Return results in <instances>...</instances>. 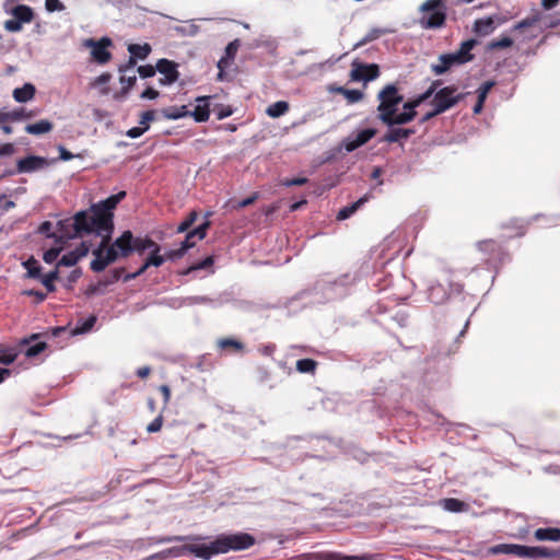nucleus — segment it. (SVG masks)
Here are the masks:
<instances>
[{"label": "nucleus", "mask_w": 560, "mask_h": 560, "mask_svg": "<svg viewBox=\"0 0 560 560\" xmlns=\"http://www.w3.org/2000/svg\"><path fill=\"white\" fill-rule=\"evenodd\" d=\"M126 195L125 190H120L92 203L88 209L75 212L71 224L74 236L79 238L84 235H95L100 236L102 241L109 240L115 230L114 210L125 199Z\"/></svg>", "instance_id": "1"}, {"label": "nucleus", "mask_w": 560, "mask_h": 560, "mask_svg": "<svg viewBox=\"0 0 560 560\" xmlns=\"http://www.w3.org/2000/svg\"><path fill=\"white\" fill-rule=\"evenodd\" d=\"M254 544L255 538L247 533L222 534L209 544L192 546L190 550L198 558L210 560L215 555L245 550Z\"/></svg>", "instance_id": "2"}, {"label": "nucleus", "mask_w": 560, "mask_h": 560, "mask_svg": "<svg viewBox=\"0 0 560 560\" xmlns=\"http://www.w3.org/2000/svg\"><path fill=\"white\" fill-rule=\"evenodd\" d=\"M478 45L479 40L475 37L463 40L457 50L441 54L438 59L439 62L431 65V71L435 75H443L453 67H459L472 61L475 59L472 50Z\"/></svg>", "instance_id": "3"}, {"label": "nucleus", "mask_w": 560, "mask_h": 560, "mask_svg": "<svg viewBox=\"0 0 560 560\" xmlns=\"http://www.w3.org/2000/svg\"><path fill=\"white\" fill-rule=\"evenodd\" d=\"M376 98L378 101L376 118L382 124L389 122L390 118L397 117L402 110L405 98L397 83L386 84L378 91Z\"/></svg>", "instance_id": "4"}, {"label": "nucleus", "mask_w": 560, "mask_h": 560, "mask_svg": "<svg viewBox=\"0 0 560 560\" xmlns=\"http://www.w3.org/2000/svg\"><path fill=\"white\" fill-rule=\"evenodd\" d=\"M355 281V276L345 273L335 280H318L312 291H303L299 298L320 293L326 301L343 298L347 294V287Z\"/></svg>", "instance_id": "5"}, {"label": "nucleus", "mask_w": 560, "mask_h": 560, "mask_svg": "<svg viewBox=\"0 0 560 560\" xmlns=\"http://www.w3.org/2000/svg\"><path fill=\"white\" fill-rule=\"evenodd\" d=\"M423 13L419 24L424 30H438L445 25L447 19V7L445 0H427L420 7Z\"/></svg>", "instance_id": "6"}, {"label": "nucleus", "mask_w": 560, "mask_h": 560, "mask_svg": "<svg viewBox=\"0 0 560 560\" xmlns=\"http://www.w3.org/2000/svg\"><path fill=\"white\" fill-rule=\"evenodd\" d=\"M2 9L7 15L12 16V19L7 20L3 23L4 30L10 33L21 32L24 24H28L35 19V10L27 4L16 3L14 5H10L8 3H3Z\"/></svg>", "instance_id": "7"}, {"label": "nucleus", "mask_w": 560, "mask_h": 560, "mask_svg": "<svg viewBox=\"0 0 560 560\" xmlns=\"http://www.w3.org/2000/svg\"><path fill=\"white\" fill-rule=\"evenodd\" d=\"M445 281L447 287L434 279L427 280V295L431 303L441 305L451 296L463 294L464 284L455 282L451 278H446Z\"/></svg>", "instance_id": "8"}, {"label": "nucleus", "mask_w": 560, "mask_h": 560, "mask_svg": "<svg viewBox=\"0 0 560 560\" xmlns=\"http://www.w3.org/2000/svg\"><path fill=\"white\" fill-rule=\"evenodd\" d=\"M458 88L455 84L445 85L432 97L431 106L436 107L441 114L452 109L459 102H462L469 92L458 93Z\"/></svg>", "instance_id": "9"}, {"label": "nucleus", "mask_w": 560, "mask_h": 560, "mask_svg": "<svg viewBox=\"0 0 560 560\" xmlns=\"http://www.w3.org/2000/svg\"><path fill=\"white\" fill-rule=\"evenodd\" d=\"M82 45L90 49L91 58L97 65L104 66L110 61L113 56L108 49L113 46L110 37L102 36L100 39L86 38Z\"/></svg>", "instance_id": "10"}, {"label": "nucleus", "mask_w": 560, "mask_h": 560, "mask_svg": "<svg viewBox=\"0 0 560 560\" xmlns=\"http://www.w3.org/2000/svg\"><path fill=\"white\" fill-rule=\"evenodd\" d=\"M380 66L377 63H365L358 58L351 62L350 79L354 82L369 83L380 77Z\"/></svg>", "instance_id": "11"}, {"label": "nucleus", "mask_w": 560, "mask_h": 560, "mask_svg": "<svg viewBox=\"0 0 560 560\" xmlns=\"http://www.w3.org/2000/svg\"><path fill=\"white\" fill-rule=\"evenodd\" d=\"M56 162L57 159L30 153L16 161V172L19 174H30L42 171Z\"/></svg>", "instance_id": "12"}, {"label": "nucleus", "mask_w": 560, "mask_h": 560, "mask_svg": "<svg viewBox=\"0 0 560 560\" xmlns=\"http://www.w3.org/2000/svg\"><path fill=\"white\" fill-rule=\"evenodd\" d=\"M156 71L163 75L159 80L162 86L172 85L179 78L178 63L167 58H161L156 61Z\"/></svg>", "instance_id": "13"}, {"label": "nucleus", "mask_w": 560, "mask_h": 560, "mask_svg": "<svg viewBox=\"0 0 560 560\" xmlns=\"http://www.w3.org/2000/svg\"><path fill=\"white\" fill-rule=\"evenodd\" d=\"M491 553L499 555H513L518 558L536 559V547H528L516 544H500L491 547Z\"/></svg>", "instance_id": "14"}, {"label": "nucleus", "mask_w": 560, "mask_h": 560, "mask_svg": "<svg viewBox=\"0 0 560 560\" xmlns=\"http://www.w3.org/2000/svg\"><path fill=\"white\" fill-rule=\"evenodd\" d=\"M402 114H399L395 118H390L389 122L383 124L386 126L387 130L383 135V137L378 140V142H386V143H397V142H404L402 133H401V126H405L412 120L410 119H402Z\"/></svg>", "instance_id": "15"}, {"label": "nucleus", "mask_w": 560, "mask_h": 560, "mask_svg": "<svg viewBox=\"0 0 560 560\" xmlns=\"http://www.w3.org/2000/svg\"><path fill=\"white\" fill-rule=\"evenodd\" d=\"M212 95H200L195 98V108L189 110V117L196 122H206L210 118L211 114V101Z\"/></svg>", "instance_id": "16"}, {"label": "nucleus", "mask_w": 560, "mask_h": 560, "mask_svg": "<svg viewBox=\"0 0 560 560\" xmlns=\"http://www.w3.org/2000/svg\"><path fill=\"white\" fill-rule=\"evenodd\" d=\"M40 334H31L21 340V351L26 358H36L47 348V342L39 339Z\"/></svg>", "instance_id": "17"}, {"label": "nucleus", "mask_w": 560, "mask_h": 560, "mask_svg": "<svg viewBox=\"0 0 560 560\" xmlns=\"http://www.w3.org/2000/svg\"><path fill=\"white\" fill-rule=\"evenodd\" d=\"M502 24V19L499 15H488L481 19H477L474 22L472 31L478 36H488L494 32V30Z\"/></svg>", "instance_id": "18"}, {"label": "nucleus", "mask_w": 560, "mask_h": 560, "mask_svg": "<svg viewBox=\"0 0 560 560\" xmlns=\"http://www.w3.org/2000/svg\"><path fill=\"white\" fill-rule=\"evenodd\" d=\"M430 98L432 97L424 90L422 93L405 101V103H402V110L400 112V114L404 115L401 118L413 120L418 115L417 108Z\"/></svg>", "instance_id": "19"}, {"label": "nucleus", "mask_w": 560, "mask_h": 560, "mask_svg": "<svg viewBox=\"0 0 560 560\" xmlns=\"http://www.w3.org/2000/svg\"><path fill=\"white\" fill-rule=\"evenodd\" d=\"M135 234L130 230L124 231L118 237L115 238V247H118L119 254L122 258L129 257L135 254Z\"/></svg>", "instance_id": "20"}, {"label": "nucleus", "mask_w": 560, "mask_h": 560, "mask_svg": "<svg viewBox=\"0 0 560 560\" xmlns=\"http://www.w3.org/2000/svg\"><path fill=\"white\" fill-rule=\"evenodd\" d=\"M495 85L494 80H488L485 81L479 85L477 89V102L472 107L474 114H480L485 107L486 100L488 97V94L490 93L491 89Z\"/></svg>", "instance_id": "21"}, {"label": "nucleus", "mask_w": 560, "mask_h": 560, "mask_svg": "<svg viewBox=\"0 0 560 560\" xmlns=\"http://www.w3.org/2000/svg\"><path fill=\"white\" fill-rule=\"evenodd\" d=\"M36 88L31 82H25L22 86L15 88L12 92V96L16 103H27L34 98Z\"/></svg>", "instance_id": "22"}, {"label": "nucleus", "mask_w": 560, "mask_h": 560, "mask_svg": "<svg viewBox=\"0 0 560 560\" xmlns=\"http://www.w3.org/2000/svg\"><path fill=\"white\" fill-rule=\"evenodd\" d=\"M97 322V316L95 314H90L86 317L79 318L75 323V326L71 329L70 336H79L85 335L90 332Z\"/></svg>", "instance_id": "23"}, {"label": "nucleus", "mask_w": 560, "mask_h": 560, "mask_svg": "<svg viewBox=\"0 0 560 560\" xmlns=\"http://www.w3.org/2000/svg\"><path fill=\"white\" fill-rule=\"evenodd\" d=\"M368 200H369V196L364 195V196L360 197L358 200L351 202L350 205L342 207L337 212L336 219L338 221H345V220L351 218Z\"/></svg>", "instance_id": "24"}, {"label": "nucleus", "mask_w": 560, "mask_h": 560, "mask_svg": "<svg viewBox=\"0 0 560 560\" xmlns=\"http://www.w3.org/2000/svg\"><path fill=\"white\" fill-rule=\"evenodd\" d=\"M54 124L48 119H40L32 124H27L24 128L25 132L33 136H43L52 130Z\"/></svg>", "instance_id": "25"}, {"label": "nucleus", "mask_w": 560, "mask_h": 560, "mask_svg": "<svg viewBox=\"0 0 560 560\" xmlns=\"http://www.w3.org/2000/svg\"><path fill=\"white\" fill-rule=\"evenodd\" d=\"M162 246L160 244H155L154 247L149 252L145 260L143 261V265L147 269L150 267L159 268L161 267L165 261V254H161Z\"/></svg>", "instance_id": "26"}, {"label": "nucleus", "mask_w": 560, "mask_h": 560, "mask_svg": "<svg viewBox=\"0 0 560 560\" xmlns=\"http://www.w3.org/2000/svg\"><path fill=\"white\" fill-rule=\"evenodd\" d=\"M105 242L106 241H102L98 247L92 252L94 258L90 262V268L97 273L103 272L109 266L103 256V246Z\"/></svg>", "instance_id": "27"}, {"label": "nucleus", "mask_w": 560, "mask_h": 560, "mask_svg": "<svg viewBox=\"0 0 560 560\" xmlns=\"http://www.w3.org/2000/svg\"><path fill=\"white\" fill-rule=\"evenodd\" d=\"M23 268L26 270V277L30 279L39 280L43 275V267L40 266L39 261L34 257L31 256L26 260L22 262Z\"/></svg>", "instance_id": "28"}, {"label": "nucleus", "mask_w": 560, "mask_h": 560, "mask_svg": "<svg viewBox=\"0 0 560 560\" xmlns=\"http://www.w3.org/2000/svg\"><path fill=\"white\" fill-rule=\"evenodd\" d=\"M127 50L133 58H136L139 61L144 60L149 57V55L152 51V47L149 43H131L128 45Z\"/></svg>", "instance_id": "29"}, {"label": "nucleus", "mask_w": 560, "mask_h": 560, "mask_svg": "<svg viewBox=\"0 0 560 560\" xmlns=\"http://www.w3.org/2000/svg\"><path fill=\"white\" fill-rule=\"evenodd\" d=\"M161 114L168 120H178L185 117H189V109L187 105L182 106H170L163 108Z\"/></svg>", "instance_id": "30"}, {"label": "nucleus", "mask_w": 560, "mask_h": 560, "mask_svg": "<svg viewBox=\"0 0 560 560\" xmlns=\"http://www.w3.org/2000/svg\"><path fill=\"white\" fill-rule=\"evenodd\" d=\"M534 537L539 541H560V528H538L535 530Z\"/></svg>", "instance_id": "31"}, {"label": "nucleus", "mask_w": 560, "mask_h": 560, "mask_svg": "<svg viewBox=\"0 0 560 560\" xmlns=\"http://www.w3.org/2000/svg\"><path fill=\"white\" fill-rule=\"evenodd\" d=\"M60 278V271L59 268L55 267V269L50 270L47 273H43L42 278H39V282L45 287L47 292H55L57 290V287L55 282L59 280Z\"/></svg>", "instance_id": "32"}, {"label": "nucleus", "mask_w": 560, "mask_h": 560, "mask_svg": "<svg viewBox=\"0 0 560 560\" xmlns=\"http://www.w3.org/2000/svg\"><path fill=\"white\" fill-rule=\"evenodd\" d=\"M330 560H383L380 553H363L358 556H348L340 552H329Z\"/></svg>", "instance_id": "33"}, {"label": "nucleus", "mask_w": 560, "mask_h": 560, "mask_svg": "<svg viewBox=\"0 0 560 560\" xmlns=\"http://www.w3.org/2000/svg\"><path fill=\"white\" fill-rule=\"evenodd\" d=\"M156 242H154L150 236H136L135 235V253L138 255H143L147 250L150 252Z\"/></svg>", "instance_id": "34"}, {"label": "nucleus", "mask_w": 560, "mask_h": 560, "mask_svg": "<svg viewBox=\"0 0 560 560\" xmlns=\"http://www.w3.org/2000/svg\"><path fill=\"white\" fill-rule=\"evenodd\" d=\"M289 108L290 106L287 101H277L267 107L266 114L271 118H279L287 114Z\"/></svg>", "instance_id": "35"}, {"label": "nucleus", "mask_w": 560, "mask_h": 560, "mask_svg": "<svg viewBox=\"0 0 560 560\" xmlns=\"http://www.w3.org/2000/svg\"><path fill=\"white\" fill-rule=\"evenodd\" d=\"M9 121H24L32 119L35 116L33 110H27L24 107L7 110Z\"/></svg>", "instance_id": "36"}, {"label": "nucleus", "mask_w": 560, "mask_h": 560, "mask_svg": "<svg viewBox=\"0 0 560 560\" xmlns=\"http://www.w3.org/2000/svg\"><path fill=\"white\" fill-rule=\"evenodd\" d=\"M345 454L349 455L351 458L357 462L363 464L368 460L369 454L354 444H348L343 447Z\"/></svg>", "instance_id": "37"}, {"label": "nucleus", "mask_w": 560, "mask_h": 560, "mask_svg": "<svg viewBox=\"0 0 560 560\" xmlns=\"http://www.w3.org/2000/svg\"><path fill=\"white\" fill-rule=\"evenodd\" d=\"M217 345L220 349H231L236 352L242 351L244 349V343L241 340L233 337L221 338L217 341Z\"/></svg>", "instance_id": "38"}, {"label": "nucleus", "mask_w": 560, "mask_h": 560, "mask_svg": "<svg viewBox=\"0 0 560 560\" xmlns=\"http://www.w3.org/2000/svg\"><path fill=\"white\" fill-rule=\"evenodd\" d=\"M442 508L448 512H463L468 509V505L458 499H444L440 501Z\"/></svg>", "instance_id": "39"}, {"label": "nucleus", "mask_w": 560, "mask_h": 560, "mask_svg": "<svg viewBox=\"0 0 560 560\" xmlns=\"http://www.w3.org/2000/svg\"><path fill=\"white\" fill-rule=\"evenodd\" d=\"M542 19V14L539 11L533 12L532 15L521 20L513 26V31H521L530 26H534L536 23L540 22Z\"/></svg>", "instance_id": "40"}, {"label": "nucleus", "mask_w": 560, "mask_h": 560, "mask_svg": "<svg viewBox=\"0 0 560 560\" xmlns=\"http://www.w3.org/2000/svg\"><path fill=\"white\" fill-rule=\"evenodd\" d=\"M198 219V212L192 210L190 211L187 217L177 225L176 228V233L178 234H182V233H187L188 231H190L191 226L194 225V223L197 221Z\"/></svg>", "instance_id": "41"}, {"label": "nucleus", "mask_w": 560, "mask_h": 560, "mask_svg": "<svg viewBox=\"0 0 560 560\" xmlns=\"http://www.w3.org/2000/svg\"><path fill=\"white\" fill-rule=\"evenodd\" d=\"M514 44L513 38L510 36H501L500 38L492 39L488 43V50L505 49L512 47Z\"/></svg>", "instance_id": "42"}, {"label": "nucleus", "mask_w": 560, "mask_h": 560, "mask_svg": "<svg viewBox=\"0 0 560 560\" xmlns=\"http://www.w3.org/2000/svg\"><path fill=\"white\" fill-rule=\"evenodd\" d=\"M317 368V362L311 358H304L296 361V371L303 374L314 373Z\"/></svg>", "instance_id": "43"}, {"label": "nucleus", "mask_w": 560, "mask_h": 560, "mask_svg": "<svg viewBox=\"0 0 560 560\" xmlns=\"http://www.w3.org/2000/svg\"><path fill=\"white\" fill-rule=\"evenodd\" d=\"M357 137V140L361 143V145L363 147L364 144H366L371 139H373L376 133H377V129L375 128H364V129H360L358 131H354L353 132Z\"/></svg>", "instance_id": "44"}, {"label": "nucleus", "mask_w": 560, "mask_h": 560, "mask_svg": "<svg viewBox=\"0 0 560 560\" xmlns=\"http://www.w3.org/2000/svg\"><path fill=\"white\" fill-rule=\"evenodd\" d=\"M19 355V351L14 348L0 349V364L10 365Z\"/></svg>", "instance_id": "45"}, {"label": "nucleus", "mask_w": 560, "mask_h": 560, "mask_svg": "<svg viewBox=\"0 0 560 560\" xmlns=\"http://www.w3.org/2000/svg\"><path fill=\"white\" fill-rule=\"evenodd\" d=\"M361 147V143L357 140V137L353 132L346 137L340 144V148L348 153H351Z\"/></svg>", "instance_id": "46"}, {"label": "nucleus", "mask_w": 560, "mask_h": 560, "mask_svg": "<svg viewBox=\"0 0 560 560\" xmlns=\"http://www.w3.org/2000/svg\"><path fill=\"white\" fill-rule=\"evenodd\" d=\"M61 252L62 246H51L50 248L46 249L43 253V260L48 265H51L54 262L57 264V261L59 260L58 257L61 254Z\"/></svg>", "instance_id": "47"}, {"label": "nucleus", "mask_w": 560, "mask_h": 560, "mask_svg": "<svg viewBox=\"0 0 560 560\" xmlns=\"http://www.w3.org/2000/svg\"><path fill=\"white\" fill-rule=\"evenodd\" d=\"M103 256L109 265L116 262L121 257L118 247H115V241L107 248H105V245L103 246Z\"/></svg>", "instance_id": "48"}, {"label": "nucleus", "mask_w": 560, "mask_h": 560, "mask_svg": "<svg viewBox=\"0 0 560 560\" xmlns=\"http://www.w3.org/2000/svg\"><path fill=\"white\" fill-rule=\"evenodd\" d=\"M79 261L80 259L78 256L72 250H70L60 257L56 264V267H74Z\"/></svg>", "instance_id": "49"}, {"label": "nucleus", "mask_w": 560, "mask_h": 560, "mask_svg": "<svg viewBox=\"0 0 560 560\" xmlns=\"http://www.w3.org/2000/svg\"><path fill=\"white\" fill-rule=\"evenodd\" d=\"M218 120L225 119L233 115L234 108L231 105L217 104L213 107Z\"/></svg>", "instance_id": "50"}, {"label": "nucleus", "mask_w": 560, "mask_h": 560, "mask_svg": "<svg viewBox=\"0 0 560 560\" xmlns=\"http://www.w3.org/2000/svg\"><path fill=\"white\" fill-rule=\"evenodd\" d=\"M211 225L209 220H205L199 225L195 226L190 231H188L194 237H198L200 241L207 236L208 230Z\"/></svg>", "instance_id": "51"}, {"label": "nucleus", "mask_w": 560, "mask_h": 560, "mask_svg": "<svg viewBox=\"0 0 560 560\" xmlns=\"http://www.w3.org/2000/svg\"><path fill=\"white\" fill-rule=\"evenodd\" d=\"M155 120V110L148 109L141 113L139 125L145 128V132L150 129V124Z\"/></svg>", "instance_id": "52"}, {"label": "nucleus", "mask_w": 560, "mask_h": 560, "mask_svg": "<svg viewBox=\"0 0 560 560\" xmlns=\"http://www.w3.org/2000/svg\"><path fill=\"white\" fill-rule=\"evenodd\" d=\"M238 47H240V39L236 38V39L230 42L224 48L223 57L228 60L234 61L235 56L238 50Z\"/></svg>", "instance_id": "53"}, {"label": "nucleus", "mask_w": 560, "mask_h": 560, "mask_svg": "<svg viewBox=\"0 0 560 560\" xmlns=\"http://www.w3.org/2000/svg\"><path fill=\"white\" fill-rule=\"evenodd\" d=\"M81 276H82L81 268L73 269L72 271H70L67 279L65 280L63 287L69 291L73 290L74 283L81 278Z\"/></svg>", "instance_id": "54"}, {"label": "nucleus", "mask_w": 560, "mask_h": 560, "mask_svg": "<svg viewBox=\"0 0 560 560\" xmlns=\"http://www.w3.org/2000/svg\"><path fill=\"white\" fill-rule=\"evenodd\" d=\"M124 268H115L110 270L109 275L102 279V282L105 287L112 285L117 282L122 277Z\"/></svg>", "instance_id": "55"}, {"label": "nucleus", "mask_w": 560, "mask_h": 560, "mask_svg": "<svg viewBox=\"0 0 560 560\" xmlns=\"http://www.w3.org/2000/svg\"><path fill=\"white\" fill-rule=\"evenodd\" d=\"M137 72L139 73L141 79H149L155 75L156 71V65L152 66L150 63L148 65H141L137 68Z\"/></svg>", "instance_id": "56"}, {"label": "nucleus", "mask_w": 560, "mask_h": 560, "mask_svg": "<svg viewBox=\"0 0 560 560\" xmlns=\"http://www.w3.org/2000/svg\"><path fill=\"white\" fill-rule=\"evenodd\" d=\"M106 287L103 284L102 280H100L98 282L96 283H91L86 290H85V295L88 298H91V296H94V295H102L105 293L104 289Z\"/></svg>", "instance_id": "57"}, {"label": "nucleus", "mask_w": 560, "mask_h": 560, "mask_svg": "<svg viewBox=\"0 0 560 560\" xmlns=\"http://www.w3.org/2000/svg\"><path fill=\"white\" fill-rule=\"evenodd\" d=\"M345 97L350 104H354L364 97V93L359 89H347Z\"/></svg>", "instance_id": "58"}, {"label": "nucleus", "mask_w": 560, "mask_h": 560, "mask_svg": "<svg viewBox=\"0 0 560 560\" xmlns=\"http://www.w3.org/2000/svg\"><path fill=\"white\" fill-rule=\"evenodd\" d=\"M57 150L59 152V156L56 158L57 161H63V162H67V161H71L72 159H75V158H81V154H73L71 153L66 147H63L62 144H58L57 145Z\"/></svg>", "instance_id": "59"}, {"label": "nucleus", "mask_w": 560, "mask_h": 560, "mask_svg": "<svg viewBox=\"0 0 560 560\" xmlns=\"http://www.w3.org/2000/svg\"><path fill=\"white\" fill-rule=\"evenodd\" d=\"M45 9L49 13L61 12L66 9V5L61 0H45Z\"/></svg>", "instance_id": "60"}, {"label": "nucleus", "mask_w": 560, "mask_h": 560, "mask_svg": "<svg viewBox=\"0 0 560 560\" xmlns=\"http://www.w3.org/2000/svg\"><path fill=\"white\" fill-rule=\"evenodd\" d=\"M213 264H214V257L207 256L203 259L190 265V269H196V271L205 270V269L211 268L213 266Z\"/></svg>", "instance_id": "61"}, {"label": "nucleus", "mask_w": 560, "mask_h": 560, "mask_svg": "<svg viewBox=\"0 0 560 560\" xmlns=\"http://www.w3.org/2000/svg\"><path fill=\"white\" fill-rule=\"evenodd\" d=\"M112 78L109 72H103L91 82V88L105 86Z\"/></svg>", "instance_id": "62"}, {"label": "nucleus", "mask_w": 560, "mask_h": 560, "mask_svg": "<svg viewBox=\"0 0 560 560\" xmlns=\"http://www.w3.org/2000/svg\"><path fill=\"white\" fill-rule=\"evenodd\" d=\"M51 230L52 223L50 221H43L37 228V233L44 235L47 238H50L55 236V232H52Z\"/></svg>", "instance_id": "63"}, {"label": "nucleus", "mask_w": 560, "mask_h": 560, "mask_svg": "<svg viewBox=\"0 0 560 560\" xmlns=\"http://www.w3.org/2000/svg\"><path fill=\"white\" fill-rule=\"evenodd\" d=\"M187 253L184 252L179 246L175 249H168L165 252V259L170 261H177L183 258Z\"/></svg>", "instance_id": "64"}]
</instances>
